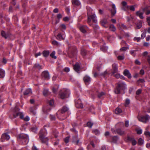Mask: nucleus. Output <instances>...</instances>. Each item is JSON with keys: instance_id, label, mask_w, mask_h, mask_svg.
Here are the masks:
<instances>
[{"instance_id": "26", "label": "nucleus", "mask_w": 150, "mask_h": 150, "mask_svg": "<svg viewBox=\"0 0 150 150\" xmlns=\"http://www.w3.org/2000/svg\"><path fill=\"white\" fill-rule=\"evenodd\" d=\"M5 75V71L2 69H0V78H3Z\"/></svg>"}, {"instance_id": "50", "label": "nucleus", "mask_w": 150, "mask_h": 150, "mask_svg": "<svg viewBox=\"0 0 150 150\" xmlns=\"http://www.w3.org/2000/svg\"><path fill=\"white\" fill-rule=\"evenodd\" d=\"M144 134L146 136L150 137V132H144Z\"/></svg>"}, {"instance_id": "25", "label": "nucleus", "mask_w": 150, "mask_h": 150, "mask_svg": "<svg viewBox=\"0 0 150 150\" xmlns=\"http://www.w3.org/2000/svg\"><path fill=\"white\" fill-rule=\"evenodd\" d=\"M117 133L120 135H122L125 134L124 131L121 130L120 129H118L116 130Z\"/></svg>"}, {"instance_id": "40", "label": "nucleus", "mask_w": 150, "mask_h": 150, "mask_svg": "<svg viewBox=\"0 0 150 150\" xmlns=\"http://www.w3.org/2000/svg\"><path fill=\"white\" fill-rule=\"evenodd\" d=\"M127 9H129L131 10L134 11L135 10V8L134 6H128Z\"/></svg>"}, {"instance_id": "2", "label": "nucleus", "mask_w": 150, "mask_h": 150, "mask_svg": "<svg viewBox=\"0 0 150 150\" xmlns=\"http://www.w3.org/2000/svg\"><path fill=\"white\" fill-rule=\"evenodd\" d=\"M17 139L18 141H22L24 144H27L29 141L28 136L23 134H19L17 137Z\"/></svg>"}, {"instance_id": "14", "label": "nucleus", "mask_w": 150, "mask_h": 150, "mask_svg": "<svg viewBox=\"0 0 150 150\" xmlns=\"http://www.w3.org/2000/svg\"><path fill=\"white\" fill-rule=\"evenodd\" d=\"M88 28L86 26H82L80 27V30L83 33H85L88 30Z\"/></svg>"}, {"instance_id": "51", "label": "nucleus", "mask_w": 150, "mask_h": 150, "mask_svg": "<svg viewBox=\"0 0 150 150\" xmlns=\"http://www.w3.org/2000/svg\"><path fill=\"white\" fill-rule=\"evenodd\" d=\"M69 137H67L65 138L64 139V141L66 143H67L69 142Z\"/></svg>"}, {"instance_id": "8", "label": "nucleus", "mask_w": 150, "mask_h": 150, "mask_svg": "<svg viewBox=\"0 0 150 150\" xmlns=\"http://www.w3.org/2000/svg\"><path fill=\"white\" fill-rule=\"evenodd\" d=\"M69 93V91L68 90H66L65 91L62 92L60 94L61 98L63 99L67 98Z\"/></svg>"}, {"instance_id": "12", "label": "nucleus", "mask_w": 150, "mask_h": 150, "mask_svg": "<svg viewBox=\"0 0 150 150\" xmlns=\"http://www.w3.org/2000/svg\"><path fill=\"white\" fill-rule=\"evenodd\" d=\"M144 13V11L143 10H139L136 12V15L139 16L141 19H143L144 17L143 14Z\"/></svg>"}, {"instance_id": "39", "label": "nucleus", "mask_w": 150, "mask_h": 150, "mask_svg": "<svg viewBox=\"0 0 150 150\" xmlns=\"http://www.w3.org/2000/svg\"><path fill=\"white\" fill-rule=\"evenodd\" d=\"M31 129L32 131L35 133L36 132L37 130V128L36 127H32Z\"/></svg>"}, {"instance_id": "9", "label": "nucleus", "mask_w": 150, "mask_h": 150, "mask_svg": "<svg viewBox=\"0 0 150 150\" xmlns=\"http://www.w3.org/2000/svg\"><path fill=\"white\" fill-rule=\"evenodd\" d=\"M75 102L76 106L77 108H83V105L80 99H78V100H76Z\"/></svg>"}, {"instance_id": "1", "label": "nucleus", "mask_w": 150, "mask_h": 150, "mask_svg": "<svg viewBox=\"0 0 150 150\" xmlns=\"http://www.w3.org/2000/svg\"><path fill=\"white\" fill-rule=\"evenodd\" d=\"M47 132L45 129H42L40 131L39 138L42 143H47L48 141L47 137H45Z\"/></svg>"}, {"instance_id": "58", "label": "nucleus", "mask_w": 150, "mask_h": 150, "mask_svg": "<svg viewBox=\"0 0 150 150\" xmlns=\"http://www.w3.org/2000/svg\"><path fill=\"white\" fill-rule=\"evenodd\" d=\"M134 40H137L139 42L140 40V37H135L134 38Z\"/></svg>"}, {"instance_id": "23", "label": "nucleus", "mask_w": 150, "mask_h": 150, "mask_svg": "<svg viewBox=\"0 0 150 150\" xmlns=\"http://www.w3.org/2000/svg\"><path fill=\"white\" fill-rule=\"evenodd\" d=\"M32 92L31 89L28 88L26 89L24 92V95H28L32 93Z\"/></svg>"}, {"instance_id": "64", "label": "nucleus", "mask_w": 150, "mask_h": 150, "mask_svg": "<svg viewBox=\"0 0 150 150\" xmlns=\"http://www.w3.org/2000/svg\"><path fill=\"white\" fill-rule=\"evenodd\" d=\"M32 150H39L35 146H33L32 147Z\"/></svg>"}, {"instance_id": "46", "label": "nucleus", "mask_w": 150, "mask_h": 150, "mask_svg": "<svg viewBox=\"0 0 150 150\" xmlns=\"http://www.w3.org/2000/svg\"><path fill=\"white\" fill-rule=\"evenodd\" d=\"M105 95V93H104L103 92H101L100 93H99L98 95V96L99 98H100L102 97L103 96Z\"/></svg>"}, {"instance_id": "35", "label": "nucleus", "mask_w": 150, "mask_h": 150, "mask_svg": "<svg viewBox=\"0 0 150 150\" xmlns=\"http://www.w3.org/2000/svg\"><path fill=\"white\" fill-rule=\"evenodd\" d=\"M55 51H53L50 54V56L54 58V59H56L57 58L55 56Z\"/></svg>"}, {"instance_id": "31", "label": "nucleus", "mask_w": 150, "mask_h": 150, "mask_svg": "<svg viewBox=\"0 0 150 150\" xmlns=\"http://www.w3.org/2000/svg\"><path fill=\"white\" fill-rule=\"evenodd\" d=\"M144 140L141 138H140L138 140V144L139 145H142L144 143Z\"/></svg>"}, {"instance_id": "32", "label": "nucleus", "mask_w": 150, "mask_h": 150, "mask_svg": "<svg viewBox=\"0 0 150 150\" xmlns=\"http://www.w3.org/2000/svg\"><path fill=\"white\" fill-rule=\"evenodd\" d=\"M110 29L112 31H115L116 30V28L113 25H111L110 26Z\"/></svg>"}, {"instance_id": "52", "label": "nucleus", "mask_w": 150, "mask_h": 150, "mask_svg": "<svg viewBox=\"0 0 150 150\" xmlns=\"http://www.w3.org/2000/svg\"><path fill=\"white\" fill-rule=\"evenodd\" d=\"M23 119L25 121H28L29 120L30 118L29 117L27 116L25 117H23Z\"/></svg>"}, {"instance_id": "36", "label": "nucleus", "mask_w": 150, "mask_h": 150, "mask_svg": "<svg viewBox=\"0 0 150 150\" xmlns=\"http://www.w3.org/2000/svg\"><path fill=\"white\" fill-rule=\"evenodd\" d=\"M48 93V89H44L43 91V94L44 96H46L47 95Z\"/></svg>"}, {"instance_id": "19", "label": "nucleus", "mask_w": 150, "mask_h": 150, "mask_svg": "<svg viewBox=\"0 0 150 150\" xmlns=\"http://www.w3.org/2000/svg\"><path fill=\"white\" fill-rule=\"evenodd\" d=\"M83 80L86 83H89L91 81V78L88 76H86L83 78Z\"/></svg>"}, {"instance_id": "43", "label": "nucleus", "mask_w": 150, "mask_h": 150, "mask_svg": "<svg viewBox=\"0 0 150 150\" xmlns=\"http://www.w3.org/2000/svg\"><path fill=\"white\" fill-rule=\"evenodd\" d=\"M118 139L117 136H114L112 137V141L114 142H116Z\"/></svg>"}, {"instance_id": "49", "label": "nucleus", "mask_w": 150, "mask_h": 150, "mask_svg": "<svg viewBox=\"0 0 150 150\" xmlns=\"http://www.w3.org/2000/svg\"><path fill=\"white\" fill-rule=\"evenodd\" d=\"M50 118L51 120L52 121H54L55 119L54 116L53 115H50Z\"/></svg>"}, {"instance_id": "28", "label": "nucleus", "mask_w": 150, "mask_h": 150, "mask_svg": "<svg viewBox=\"0 0 150 150\" xmlns=\"http://www.w3.org/2000/svg\"><path fill=\"white\" fill-rule=\"evenodd\" d=\"M50 54V52L48 51H44L42 52L43 56L45 57H47Z\"/></svg>"}, {"instance_id": "62", "label": "nucleus", "mask_w": 150, "mask_h": 150, "mask_svg": "<svg viewBox=\"0 0 150 150\" xmlns=\"http://www.w3.org/2000/svg\"><path fill=\"white\" fill-rule=\"evenodd\" d=\"M130 103V100L128 99H127L126 100L125 103L126 105H128Z\"/></svg>"}, {"instance_id": "16", "label": "nucleus", "mask_w": 150, "mask_h": 150, "mask_svg": "<svg viewBox=\"0 0 150 150\" xmlns=\"http://www.w3.org/2000/svg\"><path fill=\"white\" fill-rule=\"evenodd\" d=\"M124 74L125 76H127L129 78H131V75L129 71L127 69H125L124 72Z\"/></svg>"}, {"instance_id": "10", "label": "nucleus", "mask_w": 150, "mask_h": 150, "mask_svg": "<svg viewBox=\"0 0 150 150\" xmlns=\"http://www.w3.org/2000/svg\"><path fill=\"white\" fill-rule=\"evenodd\" d=\"M42 76L46 80H48L50 78L49 73L47 71H44L42 73Z\"/></svg>"}, {"instance_id": "63", "label": "nucleus", "mask_w": 150, "mask_h": 150, "mask_svg": "<svg viewBox=\"0 0 150 150\" xmlns=\"http://www.w3.org/2000/svg\"><path fill=\"white\" fill-rule=\"evenodd\" d=\"M102 150H108V148H106L105 146H103L102 147Z\"/></svg>"}, {"instance_id": "18", "label": "nucleus", "mask_w": 150, "mask_h": 150, "mask_svg": "<svg viewBox=\"0 0 150 150\" xmlns=\"http://www.w3.org/2000/svg\"><path fill=\"white\" fill-rule=\"evenodd\" d=\"M112 9L111 10L112 14L113 15H114L116 12V10L115 8V6L114 4H113L112 6Z\"/></svg>"}, {"instance_id": "22", "label": "nucleus", "mask_w": 150, "mask_h": 150, "mask_svg": "<svg viewBox=\"0 0 150 150\" xmlns=\"http://www.w3.org/2000/svg\"><path fill=\"white\" fill-rule=\"evenodd\" d=\"M57 39L60 40H64V37L63 35H62L61 33H59L57 35Z\"/></svg>"}, {"instance_id": "17", "label": "nucleus", "mask_w": 150, "mask_h": 150, "mask_svg": "<svg viewBox=\"0 0 150 150\" xmlns=\"http://www.w3.org/2000/svg\"><path fill=\"white\" fill-rule=\"evenodd\" d=\"M122 4L123 6V7L122 8V10L125 11L127 10L128 6L127 5L126 2L125 1H123L122 2Z\"/></svg>"}, {"instance_id": "3", "label": "nucleus", "mask_w": 150, "mask_h": 150, "mask_svg": "<svg viewBox=\"0 0 150 150\" xmlns=\"http://www.w3.org/2000/svg\"><path fill=\"white\" fill-rule=\"evenodd\" d=\"M126 87V85L124 83H118L116 89L114 90V92L116 94L120 93V90L125 89Z\"/></svg>"}, {"instance_id": "48", "label": "nucleus", "mask_w": 150, "mask_h": 150, "mask_svg": "<svg viewBox=\"0 0 150 150\" xmlns=\"http://www.w3.org/2000/svg\"><path fill=\"white\" fill-rule=\"evenodd\" d=\"M124 58V55H123V56H119L118 57H117V59H119V60H123Z\"/></svg>"}, {"instance_id": "45", "label": "nucleus", "mask_w": 150, "mask_h": 150, "mask_svg": "<svg viewBox=\"0 0 150 150\" xmlns=\"http://www.w3.org/2000/svg\"><path fill=\"white\" fill-rule=\"evenodd\" d=\"M107 47H101L100 48L101 50L104 52L106 51L107 50Z\"/></svg>"}, {"instance_id": "4", "label": "nucleus", "mask_w": 150, "mask_h": 150, "mask_svg": "<svg viewBox=\"0 0 150 150\" xmlns=\"http://www.w3.org/2000/svg\"><path fill=\"white\" fill-rule=\"evenodd\" d=\"M88 23L90 25H91L90 24V22L91 21V18L92 19L93 22L95 23H96L97 21L96 19V16L94 14L90 15V12L92 11L91 9H88Z\"/></svg>"}, {"instance_id": "11", "label": "nucleus", "mask_w": 150, "mask_h": 150, "mask_svg": "<svg viewBox=\"0 0 150 150\" xmlns=\"http://www.w3.org/2000/svg\"><path fill=\"white\" fill-rule=\"evenodd\" d=\"M10 138V137L9 135L5 133L3 134L2 135L1 140L2 142L4 141V140L6 139L7 140H8Z\"/></svg>"}, {"instance_id": "42", "label": "nucleus", "mask_w": 150, "mask_h": 150, "mask_svg": "<svg viewBox=\"0 0 150 150\" xmlns=\"http://www.w3.org/2000/svg\"><path fill=\"white\" fill-rule=\"evenodd\" d=\"M108 74V73L107 71H105L104 72L100 74V75L104 77H105Z\"/></svg>"}, {"instance_id": "55", "label": "nucleus", "mask_w": 150, "mask_h": 150, "mask_svg": "<svg viewBox=\"0 0 150 150\" xmlns=\"http://www.w3.org/2000/svg\"><path fill=\"white\" fill-rule=\"evenodd\" d=\"M135 63L137 65H140L141 64V63L137 59H136L135 61Z\"/></svg>"}, {"instance_id": "27", "label": "nucleus", "mask_w": 150, "mask_h": 150, "mask_svg": "<svg viewBox=\"0 0 150 150\" xmlns=\"http://www.w3.org/2000/svg\"><path fill=\"white\" fill-rule=\"evenodd\" d=\"M72 3L74 5H80V3L78 0H72Z\"/></svg>"}, {"instance_id": "5", "label": "nucleus", "mask_w": 150, "mask_h": 150, "mask_svg": "<svg viewBox=\"0 0 150 150\" xmlns=\"http://www.w3.org/2000/svg\"><path fill=\"white\" fill-rule=\"evenodd\" d=\"M68 110V108L64 106L63 107L61 110H59L57 113V115L58 118L61 120H62L64 118H61L62 116V114Z\"/></svg>"}, {"instance_id": "6", "label": "nucleus", "mask_w": 150, "mask_h": 150, "mask_svg": "<svg viewBox=\"0 0 150 150\" xmlns=\"http://www.w3.org/2000/svg\"><path fill=\"white\" fill-rule=\"evenodd\" d=\"M138 118L140 121L146 123L149 121L150 119V117L149 115H146L145 116L142 117H140L139 116L138 117Z\"/></svg>"}, {"instance_id": "47", "label": "nucleus", "mask_w": 150, "mask_h": 150, "mask_svg": "<svg viewBox=\"0 0 150 150\" xmlns=\"http://www.w3.org/2000/svg\"><path fill=\"white\" fill-rule=\"evenodd\" d=\"M93 125V123L91 122H88L87 123V125L88 127L91 128Z\"/></svg>"}, {"instance_id": "60", "label": "nucleus", "mask_w": 150, "mask_h": 150, "mask_svg": "<svg viewBox=\"0 0 150 150\" xmlns=\"http://www.w3.org/2000/svg\"><path fill=\"white\" fill-rule=\"evenodd\" d=\"M144 70L142 69L140 70L139 72L140 74L143 75L144 74Z\"/></svg>"}, {"instance_id": "15", "label": "nucleus", "mask_w": 150, "mask_h": 150, "mask_svg": "<svg viewBox=\"0 0 150 150\" xmlns=\"http://www.w3.org/2000/svg\"><path fill=\"white\" fill-rule=\"evenodd\" d=\"M112 66L113 70L112 73L113 74H114V73H116L117 71V65L116 64H113L112 65Z\"/></svg>"}, {"instance_id": "7", "label": "nucleus", "mask_w": 150, "mask_h": 150, "mask_svg": "<svg viewBox=\"0 0 150 150\" xmlns=\"http://www.w3.org/2000/svg\"><path fill=\"white\" fill-rule=\"evenodd\" d=\"M19 110V109L17 107L15 108L14 116L15 117H16L18 116L21 119H23V115L22 112L18 111Z\"/></svg>"}, {"instance_id": "59", "label": "nucleus", "mask_w": 150, "mask_h": 150, "mask_svg": "<svg viewBox=\"0 0 150 150\" xmlns=\"http://www.w3.org/2000/svg\"><path fill=\"white\" fill-rule=\"evenodd\" d=\"M146 36L145 33H143L141 35V37L142 39H144Z\"/></svg>"}, {"instance_id": "21", "label": "nucleus", "mask_w": 150, "mask_h": 150, "mask_svg": "<svg viewBox=\"0 0 150 150\" xmlns=\"http://www.w3.org/2000/svg\"><path fill=\"white\" fill-rule=\"evenodd\" d=\"M101 23V25L103 27L107 28L108 27V26H105V25L108 22L107 21V20L106 19H103L101 20V21L100 22Z\"/></svg>"}, {"instance_id": "30", "label": "nucleus", "mask_w": 150, "mask_h": 150, "mask_svg": "<svg viewBox=\"0 0 150 150\" xmlns=\"http://www.w3.org/2000/svg\"><path fill=\"white\" fill-rule=\"evenodd\" d=\"M49 105L52 106H54V102L53 100H50L48 101Z\"/></svg>"}, {"instance_id": "56", "label": "nucleus", "mask_w": 150, "mask_h": 150, "mask_svg": "<svg viewBox=\"0 0 150 150\" xmlns=\"http://www.w3.org/2000/svg\"><path fill=\"white\" fill-rule=\"evenodd\" d=\"M35 67L38 68V69H40L41 68V66L38 64H35Z\"/></svg>"}, {"instance_id": "33", "label": "nucleus", "mask_w": 150, "mask_h": 150, "mask_svg": "<svg viewBox=\"0 0 150 150\" xmlns=\"http://www.w3.org/2000/svg\"><path fill=\"white\" fill-rule=\"evenodd\" d=\"M81 54L83 56H85L86 54V50L84 49H82L81 50Z\"/></svg>"}, {"instance_id": "41", "label": "nucleus", "mask_w": 150, "mask_h": 150, "mask_svg": "<svg viewBox=\"0 0 150 150\" xmlns=\"http://www.w3.org/2000/svg\"><path fill=\"white\" fill-rule=\"evenodd\" d=\"M93 133L96 135H98L100 133V132L97 129H95L93 131Z\"/></svg>"}, {"instance_id": "24", "label": "nucleus", "mask_w": 150, "mask_h": 150, "mask_svg": "<svg viewBox=\"0 0 150 150\" xmlns=\"http://www.w3.org/2000/svg\"><path fill=\"white\" fill-rule=\"evenodd\" d=\"M128 139L131 142L132 144L133 145H135L137 143V141L135 140L132 138H128Z\"/></svg>"}, {"instance_id": "20", "label": "nucleus", "mask_w": 150, "mask_h": 150, "mask_svg": "<svg viewBox=\"0 0 150 150\" xmlns=\"http://www.w3.org/2000/svg\"><path fill=\"white\" fill-rule=\"evenodd\" d=\"M74 68L75 71L78 72L79 71L80 68V67L79 64L78 63H76L75 65L74 66Z\"/></svg>"}, {"instance_id": "54", "label": "nucleus", "mask_w": 150, "mask_h": 150, "mask_svg": "<svg viewBox=\"0 0 150 150\" xmlns=\"http://www.w3.org/2000/svg\"><path fill=\"white\" fill-rule=\"evenodd\" d=\"M141 92H142V90L141 89H138L136 91V94L137 95H139L141 93Z\"/></svg>"}, {"instance_id": "38", "label": "nucleus", "mask_w": 150, "mask_h": 150, "mask_svg": "<svg viewBox=\"0 0 150 150\" xmlns=\"http://www.w3.org/2000/svg\"><path fill=\"white\" fill-rule=\"evenodd\" d=\"M142 26V23L141 22H139L138 24L137 25L136 27L135 28L136 29H140Z\"/></svg>"}, {"instance_id": "34", "label": "nucleus", "mask_w": 150, "mask_h": 150, "mask_svg": "<svg viewBox=\"0 0 150 150\" xmlns=\"http://www.w3.org/2000/svg\"><path fill=\"white\" fill-rule=\"evenodd\" d=\"M129 49V46L127 47H123L120 49V51H126L127 50Z\"/></svg>"}, {"instance_id": "57", "label": "nucleus", "mask_w": 150, "mask_h": 150, "mask_svg": "<svg viewBox=\"0 0 150 150\" xmlns=\"http://www.w3.org/2000/svg\"><path fill=\"white\" fill-rule=\"evenodd\" d=\"M136 51L135 50H131L130 52V53L131 54L135 56V55L134 54L135 52H136Z\"/></svg>"}, {"instance_id": "37", "label": "nucleus", "mask_w": 150, "mask_h": 150, "mask_svg": "<svg viewBox=\"0 0 150 150\" xmlns=\"http://www.w3.org/2000/svg\"><path fill=\"white\" fill-rule=\"evenodd\" d=\"M30 112L33 113V115H35V110L34 109V108L33 107H31L30 108Z\"/></svg>"}, {"instance_id": "13", "label": "nucleus", "mask_w": 150, "mask_h": 150, "mask_svg": "<svg viewBox=\"0 0 150 150\" xmlns=\"http://www.w3.org/2000/svg\"><path fill=\"white\" fill-rule=\"evenodd\" d=\"M1 34L2 37L6 39L10 37V34L9 33H6L4 31H2L1 33Z\"/></svg>"}, {"instance_id": "29", "label": "nucleus", "mask_w": 150, "mask_h": 150, "mask_svg": "<svg viewBox=\"0 0 150 150\" xmlns=\"http://www.w3.org/2000/svg\"><path fill=\"white\" fill-rule=\"evenodd\" d=\"M122 112L121 109L119 108H116L115 110V112L116 114H118Z\"/></svg>"}, {"instance_id": "61", "label": "nucleus", "mask_w": 150, "mask_h": 150, "mask_svg": "<svg viewBox=\"0 0 150 150\" xmlns=\"http://www.w3.org/2000/svg\"><path fill=\"white\" fill-rule=\"evenodd\" d=\"M64 71L66 72H68L69 71V69L68 67H66L64 69Z\"/></svg>"}, {"instance_id": "53", "label": "nucleus", "mask_w": 150, "mask_h": 150, "mask_svg": "<svg viewBox=\"0 0 150 150\" xmlns=\"http://www.w3.org/2000/svg\"><path fill=\"white\" fill-rule=\"evenodd\" d=\"M142 130L141 129L137 130V133L138 134H140L142 133Z\"/></svg>"}, {"instance_id": "44", "label": "nucleus", "mask_w": 150, "mask_h": 150, "mask_svg": "<svg viewBox=\"0 0 150 150\" xmlns=\"http://www.w3.org/2000/svg\"><path fill=\"white\" fill-rule=\"evenodd\" d=\"M91 145H92V147H95V144L93 142H91V143H90V144L89 145H88V146H87V148L88 149H89V147L90 146H91Z\"/></svg>"}]
</instances>
